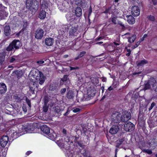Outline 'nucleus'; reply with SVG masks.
Returning a JSON list of instances; mask_svg holds the SVG:
<instances>
[{
	"instance_id": "f257e3e1",
	"label": "nucleus",
	"mask_w": 157,
	"mask_h": 157,
	"mask_svg": "<svg viewBox=\"0 0 157 157\" xmlns=\"http://www.w3.org/2000/svg\"><path fill=\"white\" fill-rule=\"evenodd\" d=\"M29 76L32 80L29 83V87L30 90L33 92L38 86V85L36 83L39 82L40 84L41 85L45 81V77L37 69H32L29 73Z\"/></svg>"
},
{
	"instance_id": "f03ea898",
	"label": "nucleus",
	"mask_w": 157,
	"mask_h": 157,
	"mask_svg": "<svg viewBox=\"0 0 157 157\" xmlns=\"http://www.w3.org/2000/svg\"><path fill=\"white\" fill-rule=\"evenodd\" d=\"M125 114H126V118H123V117H121V115L118 112H115L113 113L111 116V120L113 122L117 123L121 121L125 122L128 121L131 118V114L130 112H126Z\"/></svg>"
},
{
	"instance_id": "7ed1b4c3",
	"label": "nucleus",
	"mask_w": 157,
	"mask_h": 157,
	"mask_svg": "<svg viewBox=\"0 0 157 157\" xmlns=\"http://www.w3.org/2000/svg\"><path fill=\"white\" fill-rule=\"evenodd\" d=\"M131 11L132 15L134 16H138L140 14V10L137 6H132L131 9Z\"/></svg>"
},
{
	"instance_id": "20e7f679",
	"label": "nucleus",
	"mask_w": 157,
	"mask_h": 157,
	"mask_svg": "<svg viewBox=\"0 0 157 157\" xmlns=\"http://www.w3.org/2000/svg\"><path fill=\"white\" fill-rule=\"evenodd\" d=\"M68 27V29H69V36H74L76 34V32L78 30V27H77L72 26L70 25Z\"/></svg>"
},
{
	"instance_id": "39448f33",
	"label": "nucleus",
	"mask_w": 157,
	"mask_h": 157,
	"mask_svg": "<svg viewBox=\"0 0 157 157\" xmlns=\"http://www.w3.org/2000/svg\"><path fill=\"white\" fill-rule=\"evenodd\" d=\"M9 141V137L6 136H3L0 140V144L3 147H5Z\"/></svg>"
},
{
	"instance_id": "423d86ee",
	"label": "nucleus",
	"mask_w": 157,
	"mask_h": 157,
	"mask_svg": "<svg viewBox=\"0 0 157 157\" xmlns=\"http://www.w3.org/2000/svg\"><path fill=\"white\" fill-rule=\"evenodd\" d=\"M58 84L56 83H52L49 87L50 90L54 91L55 93H57L59 88L58 86Z\"/></svg>"
},
{
	"instance_id": "0eeeda50",
	"label": "nucleus",
	"mask_w": 157,
	"mask_h": 157,
	"mask_svg": "<svg viewBox=\"0 0 157 157\" xmlns=\"http://www.w3.org/2000/svg\"><path fill=\"white\" fill-rule=\"evenodd\" d=\"M134 128V124L131 122H129L125 124L124 126V129L126 132H130Z\"/></svg>"
},
{
	"instance_id": "6e6552de",
	"label": "nucleus",
	"mask_w": 157,
	"mask_h": 157,
	"mask_svg": "<svg viewBox=\"0 0 157 157\" xmlns=\"http://www.w3.org/2000/svg\"><path fill=\"white\" fill-rule=\"evenodd\" d=\"M44 31L41 29H38L36 31L35 36L37 39H41L43 36Z\"/></svg>"
},
{
	"instance_id": "1a4fd4ad",
	"label": "nucleus",
	"mask_w": 157,
	"mask_h": 157,
	"mask_svg": "<svg viewBox=\"0 0 157 157\" xmlns=\"http://www.w3.org/2000/svg\"><path fill=\"white\" fill-rule=\"evenodd\" d=\"M119 129V128L117 124L113 125L110 129L109 132L111 134H115L117 132Z\"/></svg>"
},
{
	"instance_id": "9d476101",
	"label": "nucleus",
	"mask_w": 157,
	"mask_h": 157,
	"mask_svg": "<svg viewBox=\"0 0 157 157\" xmlns=\"http://www.w3.org/2000/svg\"><path fill=\"white\" fill-rule=\"evenodd\" d=\"M150 83L153 89L155 91H157V81L154 79H151L150 80Z\"/></svg>"
},
{
	"instance_id": "9b49d317",
	"label": "nucleus",
	"mask_w": 157,
	"mask_h": 157,
	"mask_svg": "<svg viewBox=\"0 0 157 157\" xmlns=\"http://www.w3.org/2000/svg\"><path fill=\"white\" fill-rule=\"evenodd\" d=\"M2 6L0 5V19H5L7 16L8 13L4 10H2Z\"/></svg>"
},
{
	"instance_id": "f8f14e48",
	"label": "nucleus",
	"mask_w": 157,
	"mask_h": 157,
	"mask_svg": "<svg viewBox=\"0 0 157 157\" xmlns=\"http://www.w3.org/2000/svg\"><path fill=\"white\" fill-rule=\"evenodd\" d=\"M11 43L14 48L15 49H18L21 46V43L19 40H14Z\"/></svg>"
},
{
	"instance_id": "ddd939ff",
	"label": "nucleus",
	"mask_w": 157,
	"mask_h": 157,
	"mask_svg": "<svg viewBox=\"0 0 157 157\" xmlns=\"http://www.w3.org/2000/svg\"><path fill=\"white\" fill-rule=\"evenodd\" d=\"M148 122L149 126L151 128H153L157 126V120L156 119H150Z\"/></svg>"
},
{
	"instance_id": "4468645a",
	"label": "nucleus",
	"mask_w": 157,
	"mask_h": 157,
	"mask_svg": "<svg viewBox=\"0 0 157 157\" xmlns=\"http://www.w3.org/2000/svg\"><path fill=\"white\" fill-rule=\"evenodd\" d=\"M41 131L44 134L48 135L50 132V128L46 125H43L41 127Z\"/></svg>"
},
{
	"instance_id": "2eb2a0df",
	"label": "nucleus",
	"mask_w": 157,
	"mask_h": 157,
	"mask_svg": "<svg viewBox=\"0 0 157 157\" xmlns=\"http://www.w3.org/2000/svg\"><path fill=\"white\" fill-rule=\"evenodd\" d=\"M75 13L76 17H81L82 14V10L81 8L79 7H77L75 10Z\"/></svg>"
},
{
	"instance_id": "dca6fc26",
	"label": "nucleus",
	"mask_w": 157,
	"mask_h": 157,
	"mask_svg": "<svg viewBox=\"0 0 157 157\" xmlns=\"http://www.w3.org/2000/svg\"><path fill=\"white\" fill-rule=\"evenodd\" d=\"M45 44L48 46H52L53 43V39L50 37L46 38L45 40Z\"/></svg>"
},
{
	"instance_id": "f3484780",
	"label": "nucleus",
	"mask_w": 157,
	"mask_h": 157,
	"mask_svg": "<svg viewBox=\"0 0 157 157\" xmlns=\"http://www.w3.org/2000/svg\"><path fill=\"white\" fill-rule=\"evenodd\" d=\"M110 19L114 24H119L122 26H124V25L121 22L119 21L116 17H112Z\"/></svg>"
},
{
	"instance_id": "a211bd4d",
	"label": "nucleus",
	"mask_w": 157,
	"mask_h": 157,
	"mask_svg": "<svg viewBox=\"0 0 157 157\" xmlns=\"http://www.w3.org/2000/svg\"><path fill=\"white\" fill-rule=\"evenodd\" d=\"M7 90L6 85L4 83H0V92L1 93H5Z\"/></svg>"
},
{
	"instance_id": "6ab92c4d",
	"label": "nucleus",
	"mask_w": 157,
	"mask_h": 157,
	"mask_svg": "<svg viewBox=\"0 0 157 157\" xmlns=\"http://www.w3.org/2000/svg\"><path fill=\"white\" fill-rule=\"evenodd\" d=\"M127 21L130 24H133L135 23V20L134 17L131 15L127 16Z\"/></svg>"
},
{
	"instance_id": "aec40b11",
	"label": "nucleus",
	"mask_w": 157,
	"mask_h": 157,
	"mask_svg": "<svg viewBox=\"0 0 157 157\" xmlns=\"http://www.w3.org/2000/svg\"><path fill=\"white\" fill-rule=\"evenodd\" d=\"M48 137L52 140H55L57 138V136L55 132H53L52 133L48 134Z\"/></svg>"
},
{
	"instance_id": "412c9836",
	"label": "nucleus",
	"mask_w": 157,
	"mask_h": 157,
	"mask_svg": "<svg viewBox=\"0 0 157 157\" xmlns=\"http://www.w3.org/2000/svg\"><path fill=\"white\" fill-rule=\"evenodd\" d=\"M4 32L6 36L10 34V29L9 26L6 25L4 27Z\"/></svg>"
},
{
	"instance_id": "4be33fe9",
	"label": "nucleus",
	"mask_w": 157,
	"mask_h": 157,
	"mask_svg": "<svg viewBox=\"0 0 157 157\" xmlns=\"http://www.w3.org/2000/svg\"><path fill=\"white\" fill-rule=\"evenodd\" d=\"M46 16V12L43 10L41 11L39 13V17L41 19H44Z\"/></svg>"
},
{
	"instance_id": "5701e85b",
	"label": "nucleus",
	"mask_w": 157,
	"mask_h": 157,
	"mask_svg": "<svg viewBox=\"0 0 157 157\" xmlns=\"http://www.w3.org/2000/svg\"><path fill=\"white\" fill-rule=\"evenodd\" d=\"M136 38V35L135 34L127 37L128 42L130 43L133 42L135 40Z\"/></svg>"
},
{
	"instance_id": "b1692460",
	"label": "nucleus",
	"mask_w": 157,
	"mask_h": 157,
	"mask_svg": "<svg viewBox=\"0 0 157 157\" xmlns=\"http://www.w3.org/2000/svg\"><path fill=\"white\" fill-rule=\"evenodd\" d=\"M57 143L59 146L61 147L64 148L65 149H67V147H66L65 144L63 143L62 140H60L59 141H57Z\"/></svg>"
},
{
	"instance_id": "393cba45",
	"label": "nucleus",
	"mask_w": 157,
	"mask_h": 157,
	"mask_svg": "<svg viewBox=\"0 0 157 157\" xmlns=\"http://www.w3.org/2000/svg\"><path fill=\"white\" fill-rule=\"evenodd\" d=\"M74 96V94L73 92L71 90H69L67 93V97L69 99H71L73 98Z\"/></svg>"
},
{
	"instance_id": "a878e982",
	"label": "nucleus",
	"mask_w": 157,
	"mask_h": 157,
	"mask_svg": "<svg viewBox=\"0 0 157 157\" xmlns=\"http://www.w3.org/2000/svg\"><path fill=\"white\" fill-rule=\"evenodd\" d=\"M147 62L145 60H142L137 63V66H142L146 64Z\"/></svg>"
},
{
	"instance_id": "bb28decb",
	"label": "nucleus",
	"mask_w": 157,
	"mask_h": 157,
	"mask_svg": "<svg viewBox=\"0 0 157 157\" xmlns=\"http://www.w3.org/2000/svg\"><path fill=\"white\" fill-rule=\"evenodd\" d=\"M27 131L30 133L33 132V131L34 130V128L32 124L30 125L29 126H28L27 128Z\"/></svg>"
},
{
	"instance_id": "cd10ccee",
	"label": "nucleus",
	"mask_w": 157,
	"mask_h": 157,
	"mask_svg": "<svg viewBox=\"0 0 157 157\" xmlns=\"http://www.w3.org/2000/svg\"><path fill=\"white\" fill-rule=\"evenodd\" d=\"M14 48L12 44L11 43L6 48V50L8 51H14Z\"/></svg>"
},
{
	"instance_id": "c85d7f7f",
	"label": "nucleus",
	"mask_w": 157,
	"mask_h": 157,
	"mask_svg": "<svg viewBox=\"0 0 157 157\" xmlns=\"http://www.w3.org/2000/svg\"><path fill=\"white\" fill-rule=\"evenodd\" d=\"M124 142V139H121L117 140V144L116 145V147H119L120 145L122 144ZM126 141H125V142Z\"/></svg>"
},
{
	"instance_id": "c756f323",
	"label": "nucleus",
	"mask_w": 157,
	"mask_h": 157,
	"mask_svg": "<svg viewBox=\"0 0 157 157\" xmlns=\"http://www.w3.org/2000/svg\"><path fill=\"white\" fill-rule=\"evenodd\" d=\"M48 109V105L47 104V102L45 101V104L43 107V111L46 112L47 111Z\"/></svg>"
},
{
	"instance_id": "7c9ffc66",
	"label": "nucleus",
	"mask_w": 157,
	"mask_h": 157,
	"mask_svg": "<svg viewBox=\"0 0 157 157\" xmlns=\"http://www.w3.org/2000/svg\"><path fill=\"white\" fill-rule=\"evenodd\" d=\"M151 86L150 83V80L146 84L145 86L144 90H147L148 89L151 88Z\"/></svg>"
},
{
	"instance_id": "2f4dec72",
	"label": "nucleus",
	"mask_w": 157,
	"mask_h": 157,
	"mask_svg": "<svg viewBox=\"0 0 157 157\" xmlns=\"http://www.w3.org/2000/svg\"><path fill=\"white\" fill-rule=\"evenodd\" d=\"M143 151L149 155L151 154L152 153L151 150L148 149H144L143 150Z\"/></svg>"
},
{
	"instance_id": "473e14b6",
	"label": "nucleus",
	"mask_w": 157,
	"mask_h": 157,
	"mask_svg": "<svg viewBox=\"0 0 157 157\" xmlns=\"http://www.w3.org/2000/svg\"><path fill=\"white\" fill-rule=\"evenodd\" d=\"M66 156L68 157H72L73 154L72 153H71L68 150L66 151Z\"/></svg>"
},
{
	"instance_id": "72a5a7b5",
	"label": "nucleus",
	"mask_w": 157,
	"mask_h": 157,
	"mask_svg": "<svg viewBox=\"0 0 157 157\" xmlns=\"http://www.w3.org/2000/svg\"><path fill=\"white\" fill-rule=\"evenodd\" d=\"M41 5L42 8H43V9H44L48 7V4L45 1H44L42 2Z\"/></svg>"
},
{
	"instance_id": "f704fd0d",
	"label": "nucleus",
	"mask_w": 157,
	"mask_h": 157,
	"mask_svg": "<svg viewBox=\"0 0 157 157\" xmlns=\"http://www.w3.org/2000/svg\"><path fill=\"white\" fill-rule=\"evenodd\" d=\"M66 17H67V19H68V20H71V19H73V18H71L70 17V16H74V15H72L70 13H68L66 15Z\"/></svg>"
},
{
	"instance_id": "c9c22d12",
	"label": "nucleus",
	"mask_w": 157,
	"mask_h": 157,
	"mask_svg": "<svg viewBox=\"0 0 157 157\" xmlns=\"http://www.w3.org/2000/svg\"><path fill=\"white\" fill-rule=\"evenodd\" d=\"M86 53V52L85 51H82L81 52L80 54L78 55L79 57L80 58L84 56Z\"/></svg>"
},
{
	"instance_id": "e433bc0d",
	"label": "nucleus",
	"mask_w": 157,
	"mask_h": 157,
	"mask_svg": "<svg viewBox=\"0 0 157 157\" xmlns=\"http://www.w3.org/2000/svg\"><path fill=\"white\" fill-rule=\"evenodd\" d=\"M67 75H64L63 78L61 80L63 82L66 81L67 80Z\"/></svg>"
},
{
	"instance_id": "4c0bfd02",
	"label": "nucleus",
	"mask_w": 157,
	"mask_h": 157,
	"mask_svg": "<svg viewBox=\"0 0 157 157\" xmlns=\"http://www.w3.org/2000/svg\"><path fill=\"white\" fill-rule=\"evenodd\" d=\"M148 19L151 21H154L155 20L154 17L151 15H150L148 17Z\"/></svg>"
},
{
	"instance_id": "58836bf2",
	"label": "nucleus",
	"mask_w": 157,
	"mask_h": 157,
	"mask_svg": "<svg viewBox=\"0 0 157 157\" xmlns=\"http://www.w3.org/2000/svg\"><path fill=\"white\" fill-rule=\"evenodd\" d=\"M66 90V89L65 88H64L61 89L60 91V93L62 94H63L65 92Z\"/></svg>"
},
{
	"instance_id": "ea45409f",
	"label": "nucleus",
	"mask_w": 157,
	"mask_h": 157,
	"mask_svg": "<svg viewBox=\"0 0 157 157\" xmlns=\"http://www.w3.org/2000/svg\"><path fill=\"white\" fill-rule=\"evenodd\" d=\"M72 110H73V112H74V113H76L79 112L80 111V109L79 108H76L75 109H73Z\"/></svg>"
},
{
	"instance_id": "a19ab883",
	"label": "nucleus",
	"mask_w": 157,
	"mask_h": 157,
	"mask_svg": "<svg viewBox=\"0 0 157 157\" xmlns=\"http://www.w3.org/2000/svg\"><path fill=\"white\" fill-rule=\"evenodd\" d=\"M155 105V103L154 102H152L151 105V106L150 107V108H149V110H151L153 108L154 106Z\"/></svg>"
},
{
	"instance_id": "79ce46f5",
	"label": "nucleus",
	"mask_w": 157,
	"mask_h": 157,
	"mask_svg": "<svg viewBox=\"0 0 157 157\" xmlns=\"http://www.w3.org/2000/svg\"><path fill=\"white\" fill-rule=\"evenodd\" d=\"M128 112L127 111H124L123 112V114H122V116H121V117H123V118H126V114H125V112Z\"/></svg>"
},
{
	"instance_id": "37998d69",
	"label": "nucleus",
	"mask_w": 157,
	"mask_h": 157,
	"mask_svg": "<svg viewBox=\"0 0 157 157\" xmlns=\"http://www.w3.org/2000/svg\"><path fill=\"white\" fill-rule=\"evenodd\" d=\"M37 63L39 64H41L44 63V61L43 60H40L38 61Z\"/></svg>"
},
{
	"instance_id": "c03bdc74",
	"label": "nucleus",
	"mask_w": 157,
	"mask_h": 157,
	"mask_svg": "<svg viewBox=\"0 0 157 157\" xmlns=\"http://www.w3.org/2000/svg\"><path fill=\"white\" fill-rule=\"evenodd\" d=\"M70 68L71 70L78 69V67H70Z\"/></svg>"
},
{
	"instance_id": "a18cd8bd",
	"label": "nucleus",
	"mask_w": 157,
	"mask_h": 157,
	"mask_svg": "<svg viewBox=\"0 0 157 157\" xmlns=\"http://www.w3.org/2000/svg\"><path fill=\"white\" fill-rule=\"evenodd\" d=\"M141 71H139L138 72H135L133 74V75H138V74H141Z\"/></svg>"
},
{
	"instance_id": "49530a36",
	"label": "nucleus",
	"mask_w": 157,
	"mask_h": 157,
	"mask_svg": "<svg viewBox=\"0 0 157 157\" xmlns=\"http://www.w3.org/2000/svg\"><path fill=\"white\" fill-rule=\"evenodd\" d=\"M22 109H23V111L24 112H26L27 111V109L26 108L25 106H23Z\"/></svg>"
},
{
	"instance_id": "de8ad7c7",
	"label": "nucleus",
	"mask_w": 157,
	"mask_h": 157,
	"mask_svg": "<svg viewBox=\"0 0 157 157\" xmlns=\"http://www.w3.org/2000/svg\"><path fill=\"white\" fill-rule=\"evenodd\" d=\"M27 102V103L28 105L29 106V107H31V102L30 101L26 100Z\"/></svg>"
},
{
	"instance_id": "09e8293b",
	"label": "nucleus",
	"mask_w": 157,
	"mask_h": 157,
	"mask_svg": "<svg viewBox=\"0 0 157 157\" xmlns=\"http://www.w3.org/2000/svg\"><path fill=\"white\" fill-rule=\"evenodd\" d=\"M30 6L29 5V3H27V2L26 3V7L28 9L29 8V7Z\"/></svg>"
},
{
	"instance_id": "8fccbe9b",
	"label": "nucleus",
	"mask_w": 157,
	"mask_h": 157,
	"mask_svg": "<svg viewBox=\"0 0 157 157\" xmlns=\"http://www.w3.org/2000/svg\"><path fill=\"white\" fill-rule=\"evenodd\" d=\"M147 35L146 34H145L143 37H142V39H143V40H144V38H146V37H147Z\"/></svg>"
},
{
	"instance_id": "3c124183",
	"label": "nucleus",
	"mask_w": 157,
	"mask_h": 157,
	"mask_svg": "<svg viewBox=\"0 0 157 157\" xmlns=\"http://www.w3.org/2000/svg\"><path fill=\"white\" fill-rule=\"evenodd\" d=\"M31 153V151H28L26 153V154L27 155H29Z\"/></svg>"
},
{
	"instance_id": "603ef678",
	"label": "nucleus",
	"mask_w": 157,
	"mask_h": 157,
	"mask_svg": "<svg viewBox=\"0 0 157 157\" xmlns=\"http://www.w3.org/2000/svg\"><path fill=\"white\" fill-rule=\"evenodd\" d=\"M55 110L56 111V112L58 113L59 112V110L58 109V108H56V107Z\"/></svg>"
},
{
	"instance_id": "864d4df0",
	"label": "nucleus",
	"mask_w": 157,
	"mask_h": 157,
	"mask_svg": "<svg viewBox=\"0 0 157 157\" xmlns=\"http://www.w3.org/2000/svg\"><path fill=\"white\" fill-rule=\"evenodd\" d=\"M140 42H137L136 44V47H138L140 44Z\"/></svg>"
},
{
	"instance_id": "5fc2aeb1",
	"label": "nucleus",
	"mask_w": 157,
	"mask_h": 157,
	"mask_svg": "<svg viewBox=\"0 0 157 157\" xmlns=\"http://www.w3.org/2000/svg\"><path fill=\"white\" fill-rule=\"evenodd\" d=\"M15 60V59L13 58H12L10 60V62H13Z\"/></svg>"
},
{
	"instance_id": "6e6d98bb",
	"label": "nucleus",
	"mask_w": 157,
	"mask_h": 157,
	"mask_svg": "<svg viewBox=\"0 0 157 157\" xmlns=\"http://www.w3.org/2000/svg\"><path fill=\"white\" fill-rule=\"evenodd\" d=\"M65 140L67 142H68L69 141V140H68V138L67 137L65 139Z\"/></svg>"
},
{
	"instance_id": "4d7b16f0",
	"label": "nucleus",
	"mask_w": 157,
	"mask_h": 157,
	"mask_svg": "<svg viewBox=\"0 0 157 157\" xmlns=\"http://www.w3.org/2000/svg\"><path fill=\"white\" fill-rule=\"evenodd\" d=\"M108 90L109 91L111 90H113V88L111 86H110L108 89Z\"/></svg>"
},
{
	"instance_id": "13d9d810",
	"label": "nucleus",
	"mask_w": 157,
	"mask_h": 157,
	"mask_svg": "<svg viewBox=\"0 0 157 157\" xmlns=\"http://www.w3.org/2000/svg\"><path fill=\"white\" fill-rule=\"evenodd\" d=\"M103 43V42H100L97 43L96 44H101Z\"/></svg>"
},
{
	"instance_id": "bf43d9fd",
	"label": "nucleus",
	"mask_w": 157,
	"mask_h": 157,
	"mask_svg": "<svg viewBox=\"0 0 157 157\" xmlns=\"http://www.w3.org/2000/svg\"><path fill=\"white\" fill-rule=\"evenodd\" d=\"M137 47H136V44H135V45L133 46L132 47V49H134L135 48H136Z\"/></svg>"
},
{
	"instance_id": "052dcab7",
	"label": "nucleus",
	"mask_w": 157,
	"mask_h": 157,
	"mask_svg": "<svg viewBox=\"0 0 157 157\" xmlns=\"http://www.w3.org/2000/svg\"><path fill=\"white\" fill-rule=\"evenodd\" d=\"M18 73V71H15L14 73H13V74H17Z\"/></svg>"
},
{
	"instance_id": "680f3d73",
	"label": "nucleus",
	"mask_w": 157,
	"mask_h": 157,
	"mask_svg": "<svg viewBox=\"0 0 157 157\" xmlns=\"http://www.w3.org/2000/svg\"><path fill=\"white\" fill-rule=\"evenodd\" d=\"M143 40V39L142 38L141 39H140V40L138 41L140 42V43Z\"/></svg>"
},
{
	"instance_id": "e2e57ef3",
	"label": "nucleus",
	"mask_w": 157,
	"mask_h": 157,
	"mask_svg": "<svg viewBox=\"0 0 157 157\" xmlns=\"http://www.w3.org/2000/svg\"><path fill=\"white\" fill-rule=\"evenodd\" d=\"M79 58H80V57H79V56L78 55V56L77 57H76L75 58V59L77 60Z\"/></svg>"
},
{
	"instance_id": "0e129e2a",
	"label": "nucleus",
	"mask_w": 157,
	"mask_h": 157,
	"mask_svg": "<svg viewBox=\"0 0 157 157\" xmlns=\"http://www.w3.org/2000/svg\"><path fill=\"white\" fill-rule=\"evenodd\" d=\"M106 80V78H103L102 79V81L103 82H105Z\"/></svg>"
},
{
	"instance_id": "69168bd1",
	"label": "nucleus",
	"mask_w": 157,
	"mask_h": 157,
	"mask_svg": "<svg viewBox=\"0 0 157 157\" xmlns=\"http://www.w3.org/2000/svg\"><path fill=\"white\" fill-rule=\"evenodd\" d=\"M130 35V33H126L125 34V36H126V35Z\"/></svg>"
},
{
	"instance_id": "338daca9",
	"label": "nucleus",
	"mask_w": 157,
	"mask_h": 157,
	"mask_svg": "<svg viewBox=\"0 0 157 157\" xmlns=\"http://www.w3.org/2000/svg\"><path fill=\"white\" fill-rule=\"evenodd\" d=\"M67 112H68L67 111V112H66V113H65L64 114V116H66V115L67 114Z\"/></svg>"
},
{
	"instance_id": "774afa93",
	"label": "nucleus",
	"mask_w": 157,
	"mask_h": 157,
	"mask_svg": "<svg viewBox=\"0 0 157 157\" xmlns=\"http://www.w3.org/2000/svg\"><path fill=\"white\" fill-rule=\"evenodd\" d=\"M102 39V38L101 37H99V38L98 39V40H101V39Z\"/></svg>"
}]
</instances>
